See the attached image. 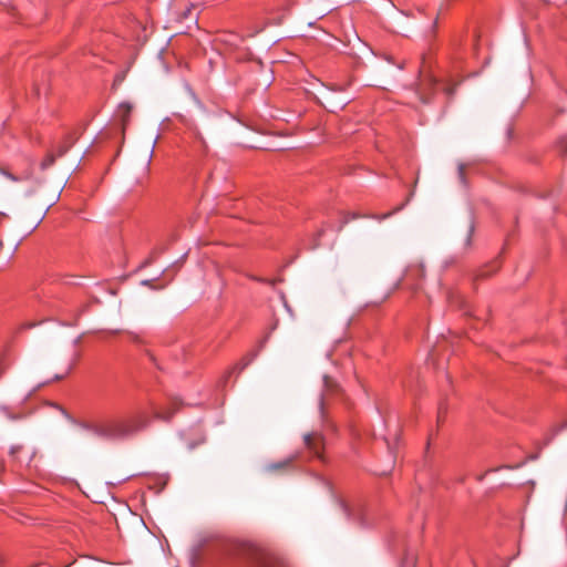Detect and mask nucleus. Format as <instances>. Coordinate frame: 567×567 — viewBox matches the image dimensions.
Listing matches in <instances>:
<instances>
[{"label": "nucleus", "mask_w": 567, "mask_h": 567, "mask_svg": "<svg viewBox=\"0 0 567 567\" xmlns=\"http://www.w3.org/2000/svg\"><path fill=\"white\" fill-rule=\"evenodd\" d=\"M154 145H155V142H153L152 147L150 150V158L152 157V154H153V151H154Z\"/></svg>", "instance_id": "nucleus-22"}, {"label": "nucleus", "mask_w": 567, "mask_h": 567, "mask_svg": "<svg viewBox=\"0 0 567 567\" xmlns=\"http://www.w3.org/2000/svg\"><path fill=\"white\" fill-rule=\"evenodd\" d=\"M76 141V137L74 136H69L68 140L58 146V150H56V153H58V156H63L64 154H66V152L72 147V145L75 143Z\"/></svg>", "instance_id": "nucleus-9"}, {"label": "nucleus", "mask_w": 567, "mask_h": 567, "mask_svg": "<svg viewBox=\"0 0 567 567\" xmlns=\"http://www.w3.org/2000/svg\"><path fill=\"white\" fill-rule=\"evenodd\" d=\"M348 102H349V101H342V102H340V103H339V104H340V107L342 109L344 105H347V103H348Z\"/></svg>", "instance_id": "nucleus-25"}, {"label": "nucleus", "mask_w": 567, "mask_h": 567, "mask_svg": "<svg viewBox=\"0 0 567 567\" xmlns=\"http://www.w3.org/2000/svg\"><path fill=\"white\" fill-rule=\"evenodd\" d=\"M31 193H32L31 190H27L23 193L22 197L27 198L29 195H31Z\"/></svg>", "instance_id": "nucleus-21"}, {"label": "nucleus", "mask_w": 567, "mask_h": 567, "mask_svg": "<svg viewBox=\"0 0 567 567\" xmlns=\"http://www.w3.org/2000/svg\"><path fill=\"white\" fill-rule=\"evenodd\" d=\"M306 450L318 458H322L324 449V436L319 431L307 432L302 435Z\"/></svg>", "instance_id": "nucleus-3"}, {"label": "nucleus", "mask_w": 567, "mask_h": 567, "mask_svg": "<svg viewBox=\"0 0 567 567\" xmlns=\"http://www.w3.org/2000/svg\"><path fill=\"white\" fill-rule=\"evenodd\" d=\"M172 414H173V412H167V413L166 412H163V413L162 412H157L155 414V416L158 417V419H162V420H169Z\"/></svg>", "instance_id": "nucleus-14"}, {"label": "nucleus", "mask_w": 567, "mask_h": 567, "mask_svg": "<svg viewBox=\"0 0 567 567\" xmlns=\"http://www.w3.org/2000/svg\"><path fill=\"white\" fill-rule=\"evenodd\" d=\"M457 176L461 184L465 185V165L460 163L457 166Z\"/></svg>", "instance_id": "nucleus-12"}, {"label": "nucleus", "mask_w": 567, "mask_h": 567, "mask_svg": "<svg viewBox=\"0 0 567 567\" xmlns=\"http://www.w3.org/2000/svg\"><path fill=\"white\" fill-rule=\"evenodd\" d=\"M475 225L472 218L457 225L451 234V244L457 255H465L472 247Z\"/></svg>", "instance_id": "nucleus-2"}, {"label": "nucleus", "mask_w": 567, "mask_h": 567, "mask_svg": "<svg viewBox=\"0 0 567 567\" xmlns=\"http://www.w3.org/2000/svg\"><path fill=\"white\" fill-rule=\"evenodd\" d=\"M250 551H254V548L251 546L239 543L231 544V549H229V554H248Z\"/></svg>", "instance_id": "nucleus-8"}, {"label": "nucleus", "mask_w": 567, "mask_h": 567, "mask_svg": "<svg viewBox=\"0 0 567 567\" xmlns=\"http://www.w3.org/2000/svg\"><path fill=\"white\" fill-rule=\"evenodd\" d=\"M3 373H4V367L0 364V378L2 377Z\"/></svg>", "instance_id": "nucleus-23"}, {"label": "nucleus", "mask_w": 567, "mask_h": 567, "mask_svg": "<svg viewBox=\"0 0 567 567\" xmlns=\"http://www.w3.org/2000/svg\"><path fill=\"white\" fill-rule=\"evenodd\" d=\"M454 91H455V87H453V89H447V94H453V93H454Z\"/></svg>", "instance_id": "nucleus-26"}, {"label": "nucleus", "mask_w": 567, "mask_h": 567, "mask_svg": "<svg viewBox=\"0 0 567 567\" xmlns=\"http://www.w3.org/2000/svg\"><path fill=\"white\" fill-rule=\"evenodd\" d=\"M336 90L342 91V90H344V86H339Z\"/></svg>", "instance_id": "nucleus-28"}, {"label": "nucleus", "mask_w": 567, "mask_h": 567, "mask_svg": "<svg viewBox=\"0 0 567 567\" xmlns=\"http://www.w3.org/2000/svg\"><path fill=\"white\" fill-rule=\"evenodd\" d=\"M539 516H544L545 515V505L543 503L539 504Z\"/></svg>", "instance_id": "nucleus-16"}, {"label": "nucleus", "mask_w": 567, "mask_h": 567, "mask_svg": "<svg viewBox=\"0 0 567 567\" xmlns=\"http://www.w3.org/2000/svg\"><path fill=\"white\" fill-rule=\"evenodd\" d=\"M148 419L137 416L126 422H110L94 425V434L105 439H124L146 427Z\"/></svg>", "instance_id": "nucleus-1"}, {"label": "nucleus", "mask_w": 567, "mask_h": 567, "mask_svg": "<svg viewBox=\"0 0 567 567\" xmlns=\"http://www.w3.org/2000/svg\"><path fill=\"white\" fill-rule=\"evenodd\" d=\"M337 388H338V385L332 378H330L329 375L323 377V391L319 398V412H320L322 420L324 419V405H326L327 396L329 393L333 392Z\"/></svg>", "instance_id": "nucleus-4"}, {"label": "nucleus", "mask_w": 567, "mask_h": 567, "mask_svg": "<svg viewBox=\"0 0 567 567\" xmlns=\"http://www.w3.org/2000/svg\"><path fill=\"white\" fill-rule=\"evenodd\" d=\"M417 94L421 102L427 103V99L421 92H417Z\"/></svg>", "instance_id": "nucleus-18"}, {"label": "nucleus", "mask_w": 567, "mask_h": 567, "mask_svg": "<svg viewBox=\"0 0 567 567\" xmlns=\"http://www.w3.org/2000/svg\"><path fill=\"white\" fill-rule=\"evenodd\" d=\"M291 461H292L291 458H287L281 462L269 463L265 466V470L269 473L282 471V470H286L290 465Z\"/></svg>", "instance_id": "nucleus-7"}, {"label": "nucleus", "mask_w": 567, "mask_h": 567, "mask_svg": "<svg viewBox=\"0 0 567 567\" xmlns=\"http://www.w3.org/2000/svg\"><path fill=\"white\" fill-rule=\"evenodd\" d=\"M55 157H56V156H55L53 153H49V154L47 155V157L41 162V164H40V168H41L42 171H45V169H48L49 167H51V166L54 164V162H55Z\"/></svg>", "instance_id": "nucleus-11"}, {"label": "nucleus", "mask_w": 567, "mask_h": 567, "mask_svg": "<svg viewBox=\"0 0 567 567\" xmlns=\"http://www.w3.org/2000/svg\"><path fill=\"white\" fill-rule=\"evenodd\" d=\"M124 79V75L123 74H118L116 75L115 80H114V83H113V86H116L118 85Z\"/></svg>", "instance_id": "nucleus-15"}, {"label": "nucleus", "mask_w": 567, "mask_h": 567, "mask_svg": "<svg viewBox=\"0 0 567 567\" xmlns=\"http://www.w3.org/2000/svg\"><path fill=\"white\" fill-rule=\"evenodd\" d=\"M261 567H270L268 564H264Z\"/></svg>", "instance_id": "nucleus-30"}, {"label": "nucleus", "mask_w": 567, "mask_h": 567, "mask_svg": "<svg viewBox=\"0 0 567 567\" xmlns=\"http://www.w3.org/2000/svg\"><path fill=\"white\" fill-rule=\"evenodd\" d=\"M0 197L2 200L8 203H14L18 206L25 207L24 200L21 196H16L10 188L2 186L0 188Z\"/></svg>", "instance_id": "nucleus-5"}, {"label": "nucleus", "mask_w": 567, "mask_h": 567, "mask_svg": "<svg viewBox=\"0 0 567 567\" xmlns=\"http://www.w3.org/2000/svg\"><path fill=\"white\" fill-rule=\"evenodd\" d=\"M483 478H484V475H480V476L477 477V480H478V481H482Z\"/></svg>", "instance_id": "nucleus-29"}, {"label": "nucleus", "mask_w": 567, "mask_h": 567, "mask_svg": "<svg viewBox=\"0 0 567 567\" xmlns=\"http://www.w3.org/2000/svg\"><path fill=\"white\" fill-rule=\"evenodd\" d=\"M560 148H561L563 152L566 153L567 152V142H561L560 143Z\"/></svg>", "instance_id": "nucleus-20"}, {"label": "nucleus", "mask_w": 567, "mask_h": 567, "mask_svg": "<svg viewBox=\"0 0 567 567\" xmlns=\"http://www.w3.org/2000/svg\"><path fill=\"white\" fill-rule=\"evenodd\" d=\"M133 111V105L128 102H123L118 105L116 114L120 117L122 122L123 130H125V126L128 122L130 114Z\"/></svg>", "instance_id": "nucleus-6"}, {"label": "nucleus", "mask_w": 567, "mask_h": 567, "mask_svg": "<svg viewBox=\"0 0 567 567\" xmlns=\"http://www.w3.org/2000/svg\"><path fill=\"white\" fill-rule=\"evenodd\" d=\"M142 285H143V286H147V287H152V288H153L152 280H143V281H142Z\"/></svg>", "instance_id": "nucleus-19"}, {"label": "nucleus", "mask_w": 567, "mask_h": 567, "mask_svg": "<svg viewBox=\"0 0 567 567\" xmlns=\"http://www.w3.org/2000/svg\"><path fill=\"white\" fill-rule=\"evenodd\" d=\"M51 205H52V203L51 204L42 203L41 204V209L45 213Z\"/></svg>", "instance_id": "nucleus-17"}, {"label": "nucleus", "mask_w": 567, "mask_h": 567, "mask_svg": "<svg viewBox=\"0 0 567 567\" xmlns=\"http://www.w3.org/2000/svg\"><path fill=\"white\" fill-rule=\"evenodd\" d=\"M193 8H194V6H190V7L186 8V9L181 13V20H185V19L190 18V13H192Z\"/></svg>", "instance_id": "nucleus-13"}, {"label": "nucleus", "mask_w": 567, "mask_h": 567, "mask_svg": "<svg viewBox=\"0 0 567 567\" xmlns=\"http://www.w3.org/2000/svg\"><path fill=\"white\" fill-rule=\"evenodd\" d=\"M561 507H563L564 509H566V508H567V494H566V498H565V502H564V504L561 505Z\"/></svg>", "instance_id": "nucleus-24"}, {"label": "nucleus", "mask_w": 567, "mask_h": 567, "mask_svg": "<svg viewBox=\"0 0 567 567\" xmlns=\"http://www.w3.org/2000/svg\"><path fill=\"white\" fill-rule=\"evenodd\" d=\"M0 174H2L4 177H7L8 179H10L12 182H21V181L29 179V177H30V174L21 175V176L14 175L3 167H0Z\"/></svg>", "instance_id": "nucleus-10"}, {"label": "nucleus", "mask_w": 567, "mask_h": 567, "mask_svg": "<svg viewBox=\"0 0 567 567\" xmlns=\"http://www.w3.org/2000/svg\"><path fill=\"white\" fill-rule=\"evenodd\" d=\"M151 264V259H146L143 264V266H148Z\"/></svg>", "instance_id": "nucleus-27"}]
</instances>
